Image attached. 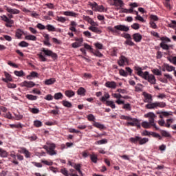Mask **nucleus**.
I'll return each mask as SVG.
<instances>
[{
    "label": "nucleus",
    "mask_w": 176,
    "mask_h": 176,
    "mask_svg": "<svg viewBox=\"0 0 176 176\" xmlns=\"http://www.w3.org/2000/svg\"><path fill=\"white\" fill-rule=\"evenodd\" d=\"M3 8L8 13H10L8 14V16L6 15L1 16V19L3 21H4L6 23V27L8 28H12V25L14 24V21H13V14H20V11L16 8H12L8 6H4Z\"/></svg>",
    "instance_id": "f257e3e1"
},
{
    "label": "nucleus",
    "mask_w": 176,
    "mask_h": 176,
    "mask_svg": "<svg viewBox=\"0 0 176 176\" xmlns=\"http://www.w3.org/2000/svg\"><path fill=\"white\" fill-rule=\"evenodd\" d=\"M120 119H122L123 120H129L131 122H128L126 124V126H131L132 127H137L138 129H141V124H140V122H138V120L136 118H132L130 116H121Z\"/></svg>",
    "instance_id": "f03ea898"
},
{
    "label": "nucleus",
    "mask_w": 176,
    "mask_h": 176,
    "mask_svg": "<svg viewBox=\"0 0 176 176\" xmlns=\"http://www.w3.org/2000/svg\"><path fill=\"white\" fill-rule=\"evenodd\" d=\"M43 149H45L47 155H50V156H54V155H57V151L55 150L56 144L54 143L47 142L46 145L43 146Z\"/></svg>",
    "instance_id": "7ed1b4c3"
},
{
    "label": "nucleus",
    "mask_w": 176,
    "mask_h": 176,
    "mask_svg": "<svg viewBox=\"0 0 176 176\" xmlns=\"http://www.w3.org/2000/svg\"><path fill=\"white\" fill-rule=\"evenodd\" d=\"M108 30L110 32H113V34H118V31H124V32H127L130 30V28L124 25H118L114 26V28L109 27Z\"/></svg>",
    "instance_id": "20e7f679"
},
{
    "label": "nucleus",
    "mask_w": 176,
    "mask_h": 176,
    "mask_svg": "<svg viewBox=\"0 0 176 176\" xmlns=\"http://www.w3.org/2000/svg\"><path fill=\"white\" fill-rule=\"evenodd\" d=\"M129 141L131 144H139V145H145L146 142L149 141L147 138H141L140 136H135L134 138H130Z\"/></svg>",
    "instance_id": "39448f33"
},
{
    "label": "nucleus",
    "mask_w": 176,
    "mask_h": 176,
    "mask_svg": "<svg viewBox=\"0 0 176 176\" xmlns=\"http://www.w3.org/2000/svg\"><path fill=\"white\" fill-rule=\"evenodd\" d=\"M166 102H155L153 103L147 104L145 106L146 109H155V108H166Z\"/></svg>",
    "instance_id": "423d86ee"
},
{
    "label": "nucleus",
    "mask_w": 176,
    "mask_h": 176,
    "mask_svg": "<svg viewBox=\"0 0 176 176\" xmlns=\"http://www.w3.org/2000/svg\"><path fill=\"white\" fill-rule=\"evenodd\" d=\"M143 79L147 80L151 85H156V77L153 74H149V72H144Z\"/></svg>",
    "instance_id": "0eeeda50"
},
{
    "label": "nucleus",
    "mask_w": 176,
    "mask_h": 176,
    "mask_svg": "<svg viewBox=\"0 0 176 176\" xmlns=\"http://www.w3.org/2000/svg\"><path fill=\"white\" fill-rule=\"evenodd\" d=\"M144 118H148V123L151 124V126L155 127L156 130H159V128L156 126V124L155 123V118H156V115H155L154 113H148L147 114L144 115Z\"/></svg>",
    "instance_id": "6e6552de"
},
{
    "label": "nucleus",
    "mask_w": 176,
    "mask_h": 176,
    "mask_svg": "<svg viewBox=\"0 0 176 176\" xmlns=\"http://www.w3.org/2000/svg\"><path fill=\"white\" fill-rule=\"evenodd\" d=\"M41 52H43V53H44V54L45 56H48L49 57H52V58L53 60H57L58 58V56L57 54L53 52V51L49 50V49H46V48H42L41 49Z\"/></svg>",
    "instance_id": "1a4fd4ad"
},
{
    "label": "nucleus",
    "mask_w": 176,
    "mask_h": 176,
    "mask_svg": "<svg viewBox=\"0 0 176 176\" xmlns=\"http://www.w3.org/2000/svg\"><path fill=\"white\" fill-rule=\"evenodd\" d=\"M118 64L120 67H124L126 64H129V59L126 56L122 55L120 56Z\"/></svg>",
    "instance_id": "9d476101"
},
{
    "label": "nucleus",
    "mask_w": 176,
    "mask_h": 176,
    "mask_svg": "<svg viewBox=\"0 0 176 176\" xmlns=\"http://www.w3.org/2000/svg\"><path fill=\"white\" fill-rule=\"evenodd\" d=\"M133 69L135 71V74H138V76L144 79V76H145V72H142V67H140L138 65H135L133 67Z\"/></svg>",
    "instance_id": "9b49d317"
},
{
    "label": "nucleus",
    "mask_w": 176,
    "mask_h": 176,
    "mask_svg": "<svg viewBox=\"0 0 176 176\" xmlns=\"http://www.w3.org/2000/svg\"><path fill=\"white\" fill-rule=\"evenodd\" d=\"M143 96L144 97V102H148V104H152L153 99L152 98V95L147 93H144Z\"/></svg>",
    "instance_id": "f8f14e48"
},
{
    "label": "nucleus",
    "mask_w": 176,
    "mask_h": 176,
    "mask_svg": "<svg viewBox=\"0 0 176 176\" xmlns=\"http://www.w3.org/2000/svg\"><path fill=\"white\" fill-rule=\"evenodd\" d=\"M19 152H20V153H23V155H25V157L27 159L31 157V153L24 147L20 148V150L19 151Z\"/></svg>",
    "instance_id": "ddd939ff"
},
{
    "label": "nucleus",
    "mask_w": 176,
    "mask_h": 176,
    "mask_svg": "<svg viewBox=\"0 0 176 176\" xmlns=\"http://www.w3.org/2000/svg\"><path fill=\"white\" fill-rule=\"evenodd\" d=\"M133 41L136 43H140L142 41V35L140 33H135L132 35Z\"/></svg>",
    "instance_id": "4468645a"
},
{
    "label": "nucleus",
    "mask_w": 176,
    "mask_h": 176,
    "mask_svg": "<svg viewBox=\"0 0 176 176\" xmlns=\"http://www.w3.org/2000/svg\"><path fill=\"white\" fill-rule=\"evenodd\" d=\"M104 86L106 87H108L109 89H116V82H115V81H107L104 84Z\"/></svg>",
    "instance_id": "2eb2a0df"
},
{
    "label": "nucleus",
    "mask_w": 176,
    "mask_h": 176,
    "mask_svg": "<svg viewBox=\"0 0 176 176\" xmlns=\"http://www.w3.org/2000/svg\"><path fill=\"white\" fill-rule=\"evenodd\" d=\"M34 86H35V82H32V81H23L22 82V87H28V88H31V87H34Z\"/></svg>",
    "instance_id": "dca6fc26"
},
{
    "label": "nucleus",
    "mask_w": 176,
    "mask_h": 176,
    "mask_svg": "<svg viewBox=\"0 0 176 176\" xmlns=\"http://www.w3.org/2000/svg\"><path fill=\"white\" fill-rule=\"evenodd\" d=\"M6 78H2L3 82L6 83H9V82H12L13 78H12V76L9 74L8 72H5Z\"/></svg>",
    "instance_id": "f3484780"
},
{
    "label": "nucleus",
    "mask_w": 176,
    "mask_h": 176,
    "mask_svg": "<svg viewBox=\"0 0 176 176\" xmlns=\"http://www.w3.org/2000/svg\"><path fill=\"white\" fill-rule=\"evenodd\" d=\"M54 83H56V78H51L44 81V84L46 85V86H50L54 85Z\"/></svg>",
    "instance_id": "a211bd4d"
},
{
    "label": "nucleus",
    "mask_w": 176,
    "mask_h": 176,
    "mask_svg": "<svg viewBox=\"0 0 176 176\" xmlns=\"http://www.w3.org/2000/svg\"><path fill=\"white\" fill-rule=\"evenodd\" d=\"M113 6H119V8H123L124 6V3L122 0H113Z\"/></svg>",
    "instance_id": "6ab92c4d"
},
{
    "label": "nucleus",
    "mask_w": 176,
    "mask_h": 176,
    "mask_svg": "<svg viewBox=\"0 0 176 176\" xmlns=\"http://www.w3.org/2000/svg\"><path fill=\"white\" fill-rule=\"evenodd\" d=\"M160 46L164 50H170V47H173L172 45H168L166 44V42H161L160 44Z\"/></svg>",
    "instance_id": "aec40b11"
},
{
    "label": "nucleus",
    "mask_w": 176,
    "mask_h": 176,
    "mask_svg": "<svg viewBox=\"0 0 176 176\" xmlns=\"http://www.w3.org/2000/svg\"><path fill=\"white\" fill-rule=\"evenodd\" d=\"M38 77H39V74L36 73V72H32L30 73V75H28L26 76L27 79H28L29 80H31L32 78H38Z\"/></svg>",
    "instance_id": "412c9836"
},
{
    "label": "nucleus",
    "mask_w": 176,
    "mask_h": 176,
    "mask_svg": "<svg viewBox=\"0 0 176 176\" xmlns=\"http://www.w3.org/2000/svg\"><path fill=\"white\" fill-rule=\"evenodd\" d=\"M77 94L78 96H86V89L84 87H80L77 90Z\"/></svg>",
    "instance_id": "4be33fe9"
},
{
    "label": "nucleus",
    "mask_w": 176,
    "mask_h": 176,
    "mask_svg": "<svg viewBox=\"0 0 176 176\" xmlns=\"http://www.w3.org/2000/svg\"><path fill=\"white\" fill-rule=\"evenodd\" d=\"M93 126L96 127V129H99L100 130H104V129H105V126L104 124H100L97 122H94L93 123Z\"/></svg>",
    "instance_id": "5701e85b"
},
{
    "label": "nucleus",
    "mask_w": 176,
    "mask_h": 176,
    "mask_svg": "<svg viewBox=\"0 0 176 176\" xmlns=\"http://www.w3.org/2000/svg\"><path fill=\"white\" fill-rule=\"evenodd\" d=\"M63 14L65 16H70L71 17H76V16H78V14L72 11H65L63 12Z\"/></svg>",
    "instance_id": "b1692460"
},
{
    "label": "nucleus",
    "mask_w": 176,
    "mask_h": 176,
    "mask_svg": "<svg viewBox=\"0 0 176 176\" xmlns=\"http://www.w3.org/2000/svg\"><path fill=\"white\" fill-rule=\"evenodd\" d=\"M89 30L92 31V32H96V34H101V30L97 27L91 26L89 28Z\"/></svg>",
    "instance_id": "393cba45"
},
{
    "label": "nucleus",
    "mask_w": 176,
    "mask_h": 176,
    "mask_svg": "<svg viewBox=\"0 0 176 176\" xmlns=\"http://www.w3.org/2000/svg\"><path fill=\"white\" fill-rule=\"evenodd\" d=\"M10 156L11 157H12V159H14V160H12V163L15 165H18L19 164V161H17V160H16V154L14 153V151L11 152V153L10 154Z\"/></svg>",
    "instance_id": "a878e982"
},
{
    "label": "nucleus",
    "mask_w": 176,
    "mask_h": 176,
    "mask_svg": "<svg viewBox=\"0 0 176 176\" xmlns=\"http://www.w3.org/2000/svg\"><path fill=\"white\" fill-rule=\"evenodd\" d=\"M73 166L76 170V171H78L80 175H83V174L82 173V170H80V167H82V165L80 164H75Z\"/></svg>",
    "instance_id": "bb28decb"
},
{
    "label": "nucleus",
    "mask_w": 176,
    "mask_h": 176,
    "mask_svg": "<svg viewBox=\"0 0 176 176\" xmlns=\"http://www.w3.org/2000/svg\"><path fill=\"white\" fill-rule=\"evenodd\" d=\"M23 34H24V32H23V30L20 29H18L15 32V36H16L18 39H21V36H23Z\"/></svg>",
    "instance_id": "cd10ccee"
},
{
    "label": "nucleus",
    "mask_w": 176,
    "mask_h": 176,
    "mask_svg": "<svg viewBox=\"0 0 176 176\" xmlns=\"http://www.w3.org/2000/svg\"><path fill=\"white\" fill-rule=\"evenodd\" d=\"M65 94L66 97L71 98V97H74V96H75V92L72 90H67L65 91Z\"/></svg>",
    "instance_id": "c85d7f7f"
},
{
    "label": "nucleus",
    "mask_w": 176,
    "mask_h": 176,
    "mask_svg": "<svg viewBox=\"0 0 176 176\" xmlns=\"http://www.w3.org/2000/svg\"><path fill=\"white\" fill-rule=\"evenodd\" d=\"M165 68L166 69V71H168V72H171L172 71H174V72H175V67L174 66H171L167 63H165Z\"/></svg>",
    "instance_id": "c756f323"
},
{
    "label": "nucleus",
    "mask_w": 176,
    "mask_h": 176,
    "mask_svg": "<svg viewBox=\"0 0 176 176\" xmlns=\"http://www.w3.org/2000/svg\"><path fill=\"white\" fill-rule=\"evenodd\" d=\"M25 39H26V41H33L34 42H35L36 41V36L32 34H29L25 36Z\"/></svg>",
    "instance_id": "7c9ffc66"
},
{
    "label": "nucleus",
    "mask_w": 176,
    "mask_h": 176,
    "mask_svg": "<svg viewBox=\"0 0 176 176\" xmlns=\"http://www.w3.org/2000/svg\"><path fill=\"white\" fill-rule=\"evenodd\" d=\"M25 97L28 98V100H30V101H36V100H38V96L31 94H28L25 96Z\"/></svg>",
    "instance_id": "2f4dec72"
},
{
    "label": "nucleus",
    "mask_w": 176,
    "mask_h": 176,
    "mask_svg": "<svg viewBox=\"0 0 176 176\" xmlns=\"http://www.w3.org/2000/svg\"><path fill=\"white\" fill-rule=\"evenodd\" d=\"M10 129H23V125L21 123L10 124Z\"/></svg>",
    "instance_id": "473e14b6"
},
{
    "label": "nucleus",
    "mask_w": 176,
    "mask_h": 176,
    "mask_svg": "<svg viewBox=\"0 0 176 176\" xmlns=\"http://www.w3.org/2000/svg\"><path fill=\"white\" fill-rule=\"evenodd\" d=\"M8 153L6 150H3L2 148H0V157H8Z\"/></svg>",
    "instance_id": "72a5a7b5"
},
{
    "label": "nucleus",
    "mask_w": 176,
    "mask_h": 176,
    "mask_svg": "<svg viewBox=\"0 0 176 176\" xmlns=\"http://www.w3.org/2000/svg\"><path fill=\"white\" fill-rule=\"evenodd\" d=\"M62 104L63 105V107H65L66 108H72V103L67 100H63Z\"/></svg>",
    "instance_id": "f704fd0d"
},
{
    "label": "nucleus",
    "mask_w": 176,
    "mask_h": 176,
    "mask_svg": "<svg viewBox=\"0 0 176 176\" xmlns=\"http://www.w3.org/2000/svg\"><path fill=\"white\" fill-rule=\"evenodd\" d=\"M89 156L92 163H97V160H98V158L97 157V155L96 154L93 153L92 154L89 155Z\"/></svg>",
    "instance_id": "c9c22d12"
},
{
    "label": "nucleus",
    "mask_w": 176,
    "mask_h": 176,
    "mask_svg": "<svg viewBox=\"0 0 176 176\" xmlns=\"http://www.w3.org/2000/svg\"><path fill=\"white\" fill-rule=\"evenodd\" d=\"M95 144L96 145H104L105 144H108V140L102 139L101 140L96 141Z\"/></svg>",
    "instance_id": "e433bc0d"
},
{
    "label": "nucleus",
    "mask_w": 176,
    "mask_h": 176,
    "mask_svg": "<svg viewBox=\"0 0 176 176\" xmlns=\"http://www.w3.org/2000/svg\"><path fill=\"white\" fill-rule=\"evenodd\" d=\"M106 105H107V107H111L112 109H115L116 108V106L115 105V103L113 102V101H110V100L106 101Z\"/></svg>",
    "instance_id": "4c0bfd02"
},
{
    "label": "nucleus",
    "mask_w": 176,
    "mask_h": 176,
    "mask_svg": "<svg viewBox=\"0 0 176 176\" xmlns=\"http://www.w3.org/2000/svg\"><path fill=\"white\" fill-rule=\"evenodd\" d=\"M161 134L162 137H166L168 138H171V134H170L167 131L162 130Z\"/></svg>",
    "instance_id": "58836bf2"
},
{
    "label": "nucleus",
    "mask_w": 176,
    "mask_h": 176,
    "mask_svg": "<svg viewBox=\"0 0 176 176\" xmlns=\"http://www.w3.org/2000/svg\"><path fill=\"white\" fill-rule=\"evenodd\" d=\"M63 95L62 93L58 92L54 94V98L55 100H63Z\"/></svg>",
    "instance_id": "ea45409f"
},
{
    "label": "nucleus",
    "mask_w": 176,
    "mask_h": 176,
    "mask_svg": "<svg viewBox=\"0 0 176 176\" xmlns=\"http://www.w3.org/2000/svg\"><path fill=\"white\" fill-rule=\"evenodd\" d=\"M109 97H110L109 94L105 93L104 96H102L100 100V101H102V102H105V101L107 102V100H108Z\"/></svg>",
    "instance_id": "a19ab883"
},
{
    "label": "nucleus",
    "mask_w": 176,
    "mask_h": 176,
    "mask_svg": "<svg viewBox=\"0 0 176 176\" xmlns=\"http://www.w3.org/2000/svg\"><path fill=\"white\" fill-rule=\"evenodd\" d=\"M19 46H20V47H28L30 44L26 41H23L19 43Z\"/></svg>",
    "instance_id": "79ce46f5"
},
{
    "label": "nucleus",
    "mask_w": 176,
    "mask_h": 176,
    "mask_svg": "<svg viewBox=\"0 0 176 176\" xmlns=\"http://www.w3.org/2000/svg\"><path fill=\"white\" fill-rule=\"evenodd\" d=\"M132 38L126 39L124 42L125 45H128V46H135V43L131 41Z\"/></svg>",
    "instance_id": "37998d69"
},
{
    "label": "nucleus",
    "mask_w": 176,
    "mask_h": 176,
    "mask_svg": "<svg viewBox=\"0 0 176 176\" xmlns=\"http://www.w3.org/2000/svg\"><path fill=\"white\" fill-rule=\"evenodd\" d=\"M152 72L154 74V75H157V76H162V71L159 70L158 69H152Z\"/></svg>",
    "instance_id": "c03bdc74"
},
{
    "label": "nucleus",
    "mask_w": 176,
    "mask_h": 176,
    "mask_svg": "<svg viewBox=\"0 0 176 176\" xmlns=\"http://www.w3.org/2000/svg\"><path fill=\"white\" fill-rule=\"evenodd\" d=\"M151 125L148 122L146 121H144L143 122H142V126L144 127V129H150Z\"/></svg>",
    "instance_id": "a18cd8bd"
},
{
    "label": "nucleus",
    "mask_w": 176,
    "mask_h": 176,
    "mask_svg": "<svg viewBox=\"0 0 176 176\" xmlns=\"http://www.w3.org/2000/svg\"><path fill=\"white\" fill-rule=\"evenodd\" d=\"M122 109H126V111H131V105L129 103H127V104L124 103Z\"/></svg>",
    "instance_id": "49530a36"
},
{
    "label": "nucleus",
    "mask_w": 176,
    "mask_h": 176,
    "mask_svg": "<svg viewBox=\"0 0 176 176\" xmlns=\"http://www.w3.org/2000/svg\"><path fill=\"white\" fill-rule=\"evenodd\" d=\"M119 74L121 76H124L125 78L128 76L127 72L124 71V69H120L119 70Z\"/></svg>",
    "instance_id": "de8ad7c7"
},
{
    "label": "nucleus",
    "mask_w": 176,
    "mask_h": 176,
    "mask_svg": "<svg viewBox=\"0 0 176 176\" xmlns=\"http://www.w3.org/2000/svg\"><path fill=\"white\" fill-rule=\"evenodd\" d=\"M84 48H85L87 50H89L90 53H93V52H94V50H93L91 46L89 45L87 43L84 44Z\"/></svg>",
    "instance_id": "09e8293b"
},
{
    "label": "nucleus",
    "mask_w": 176,
    "mask_h": 176,
    "mask_svg": "<svg viewBox=\"0 0 176 176\" xmlns=\"http://www.w3.org/2000/svg\"><path fill=\"white\" fill-rule=\"evenodd\" d=\"M14 75H16V76H19V77L24 76V72L23 70H21L19 72L14 71Z\"/></svg>",
    "instance_id": "8fccbe9b"
},
{
    "label": "nucleus",
    "mask_w": 176,
    "mask_h": 176,
    "mask_svg": "<svg viewBox=\"0 0 176 176\" xmlns=\"http://www.w3.org/2000/svg\"><path fill=\"white\" fill-rule=\"evenodd\" d=\"M150 21H159V17L156 15L151 14L150 15Z\"/></svg>",
    "instance_id": "3c124183"
},
{
    "label": "nucleus",
    "mask_w": 176,
    "mask_h": 176,
    "mask_svg": "<svg viewBox=\"0 0 176 176\" xmlns=\"http://www.w3.org/2000/svg\"><path fill=\"white\" fill-rule=\"evenodd\" d=\"M160 41H162V42H165V44L168 43V42H171V39H170V38H168V37H166V36L161 37Z\"/></svg>",
    "instance_id": "603ef678"
},
{
    "label": "nucleus",
    "mask_w": 176,
    "mask_h": 176,
    "mask_svg": "<svg viewBox=\"0 0 176 176\" xmlns=\"http://www.w3.org/2000/svg\"><path fill=\"white\" fill-rule=\"evenodd\" d=\"M46 29L50 31V32H54L56 31V28H54V26H53L52 25H47L46 26Z\"/></svg>",
    "instance_id": "864d4df0"
},
{
    "label": "nucleus",
    "mask_w": 176,
    "mask_h": 176,
    "mask_svg": "<svg viewBox=\"0 0 176 176\" xmlns=\"http://www.w3.org/2000/svg\"><path fill=\"white\" fill-rule=\"evenodd\" d=\"M89 6H91V8H92V9L96 11V9H97V6H98V4H97V3L96 2H89Z\"/></svg>",
    "instance_id": "5fc2aeb1"
},
{
    "label": "nucleus",
    "mask_w": 176,
    "mask_h": 176,
    "mask_svg": "<svg viewBox=\"0 0 176 176\" xmlns=\"http://www.w3.org/2000/svg\"><path fill=\"white\" fill-rule=\"evenodd\" d=\"M149 24L151 28H153V30H156L157 28V25H156V23H155L153 21H150Z\"/></svg>",
    "instance_id": "6e6d98bb"
},
{
    "label": "nucleus",
    "mask_w": 176,
    "mask_h": 176,
    "mask_svg": "<svg viewBox=\"0 0 176 176\" xmlns=\"http://www.w3.org/2000/svg\"><path fill=\"white\" fill-rule=\"evenodd\" d=\"M105 10V8H104V6H98L96 7V9L95 10V12H104Z\"/></svg>",
    "instance_id": "4d7b16f0"
},
{
    "label": "nucleus",
    "mask_w": 176,
    "mask_h": 176,
    "mask_svg": "<svg viewBox=\"0 0 176 176\" xmlns=\"http://www.w3.org/2000/svg\"><path fill=\"white\" fill-rule=\"evenodd\" d=\"M82 46V44L80 43L75 42L72 44V47L74 49H78V47H80Z\"/></svg>",
    "instance_id": "13d9d810"
},
{
    "label": "nucleus",
    "mask_w": 176,
    "mask_h": 176,
    "mask_svg": "<svg viewBox=\"0 0 176 176\" xmlns=\"http://www.w3.org/2000/svg\"><path fill=\"white\" fill-rule=\"evenodd\" d=\"M92 54L94 55V56H96V57H102V56H104L102 54H101V52H100V51L98 50H96V51H93Z\"/></svg>",
    "instance_id": "bf43d9fd"
},
{
    "label": "nucleus",
    "mask_w": 176,
    "mask_h": 176,
    "mask_svg": "<svg viewBox=\"0 0 176 176\" xmlns=\"http://www.w3.org/2000/svg\"><path fill=\"white\" fill-rule=\"evenodd\" d=\"M87 119H88V120H89V122H94H94L96 120V117H94V115H93V114H89L87 116Z\"/></svg>",
    "instance_id": "052dcab7"
},
{
    "label": "nucleus",
    "mask_w": 176,
    "mask_h": 176,
    "mask_svg": "<svg viewBox=\"0 0 176 176\" xmlns=\"http://www.w3.org/2000/svg\"><path fill=\"white\" fill-rule=\"evenodd\" d=\"M7 87H8V89H16L17 85L14 83L7 82Z\"/></svg>",
    "instance_id": "680f3d73"
},
{
    "label": "nucleus",
    "mask_w": 176,
    "mask_h": 176,
    "mask_svg": "<svg viewBox=\"0 0 176 176\" xmlns=\"http://www.w3.org/2000/svg\"><path fill=\"white\" fill-rule=\"evenodd\" d=\"M151 135H152V137H154V138H158L159 140H162V136H160L159 133L151 132Z\"/></svg>",
    "instance_id": "e2e57ef3"
},
{
    "label": "nucleus",
    "mask_w": 176,
    "mask_h": 176,
    "mask_svg": "<svg viewBox=\"0 0 176 176\" xmlns=\"http://www.w3.org/2000/svg\"><path fill=\"white\" fill-rule=\"evenodd\" d=\"M41 162L45 164V166H53V162L52 161L41 160Z\"/></svg>",
    "instance_id": "0e129e2a"
},
{
    "label": "nucleus",
    "mask_w": 176,
    "mask_h": 176,
    "mask_svg": "<svg viewBox=\"0 0 176 176\" xmlns=\"http://www.w3.org/2000/svg\"><path fill=\"white\" fill-rule=\"evenodd\" d=\"M56 20H57V21H59L60 23H65V21H67V19L63 16H57Z\"/></svg>",
    "instance_id": "69168bd1"
},
{
    "label": "nucleus",
    "mask_w": 176,
    "mask_h": 176,
    "mask_svg": "<svg viewBox=\"0 0 176 176\" xmlns=\"http://www.w3.org/2000/svg\"><path fill=\"white\" fill-rule=\"evenodd\" d=\"M38 56L39 60L41 61H43V62L46 61L47 59H46V58H45L43 54H42V52H41L40 54H38Z\"/></svg>",
    "instance_id": "338daca9"
},
{
    "label": "nucleus",
    "mask_w": 176,
    "mask_h": 176,
    "mask_svg": "<svg viewBox=\"0 0 176 176\" xmlns=\"http://www.w3.org/2000/svg\"><path fill=\"white\" fill-rule=\"evenodd\" d=\"M34 125L35 127H42V122L39 120L34 121Z\"/></svg>",
    "instance_id": "774afa93"
}]
</instances>
